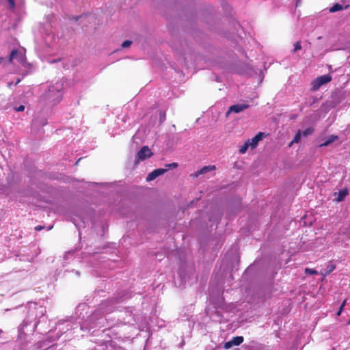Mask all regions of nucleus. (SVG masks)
<instances>
[{
  "label": "nucleus",
  "mask_w": 350,
  "mask_h": 350,
  "mask_svg": "<svg viewBox=\"0 0 350 350\" xmlns=\"http://www.w3.org/2000/svg\"><path fill=\"white\" fill-rule=\"evenodd\" d=\"M199 173V170L196 172L192 176L194 177V178H196L198 177L199 175H201L202 174H198Z\"/></svg>",
  "instance_id": "26"
},
{
  "label": "nucleus",
  "mask_w": 350,
  "mask_h": 350,
  "mask_svg": "<svg viewBox=\"0 0 350 350\" xmlns=\"http://www.w3.org/2000/svg\"><path fill=\"white\" fill-rule=\"evenodd\" d=\"M215 165H207V166H204L203 167L201 170H199V173L198 174H206L208 172H211V171H213V170H215Z\"/></svg>",
  "instance_id": "8"
},
{
  "label": "nucleus",
  "mask_w": 350,
  "mask_h": 350,
  "mask_svg": "<svg viewBox=\"0 0 350 350\" xmlns=\"http://www.w3.org/2000/svg\"><path fill=\"white\" fill-rule=\"evenodd\" d=\"M305 273L310 274V275H317L318 271H316L315 269H312L307 267L305 269Z\"/></svg>",
  "instance_id": "15"
},
{
  "label": "nucleus",
  "mask_w": 350,
  "mask_h": 350,
  "mask_svg": "<svg viewBox=\"0 0 350 350\" xmlns=\"http://www.w3.org/2000/svg\"><path fill=\"white\" fill-rule=\"evenodd\" d=\"M249 147H250L249 142L246 141L243 145L240 146L239 152L241 154H244L247 151V150L248 149Z\"/></svg>",
  "instance_id": "13"
},
{
  "label": "nucleus",
  "mask_w": 350,
  "mask_h": 350,
  "mask_svg": "<svg viewBox=\"0 0 350 350\" xmlns=\"http://www.w3.org/2000/svg\"><path fill=\"white\" fill-rule=\"evenodd\" d=\"M332 76L329 74L318 77L312 81L310 88L311 90H318L323 85H325L330 82L332 81Z\"/></svg>",
  "instance_id": "1"
},
{
  "label": "nucleus",
  "mask_w": 350,
  "mask_h": 350,
  "mask_svg": "<svg viewBox=\"0 0 350 350\" xmlns=\"http://www.w3.org/2000/svg\"><path fill=\"white\" fill-rule=\"evenodd\" d=\"M165 112H163V115H162V117H164V118H165Z\"/></svg>",
  "instance_id": "29"
},
{
  "label": "nucleus",
  "mask_w": 350,
  "mask_h": 350,
  "mask_svg": "<svg viewBox=\"0 0 350 350\" xmlns=\"http://www.w3.org/2000/svg\"><path fill=\"white\" fill-rule=\"evenodd\" d=\"M313 132L314 129L312 127H308L301 133V135L306 137L308 135L312 134Z\"/></svg>",
  "instance_id": "14"
},
{
  "label": "nucleus",
  "mask_w": 350,
  "mask_h": 350,
  "mask_svg": "<svg viewBox=\"0 0 350 350\" xmlns=\"http://www.w3.org/2000/svg\"><path fill=\"white\" fill-rule=\"evenodd\" d=\"M153 154L151 150L147 146H143L135 156V164L137 165L141 161L150 158Z\"/></svg>",
  "instance_id": "2"
},
{
  "label": "nucleus",
  "mask_w": 350,
  "mask_h": 350,
  "mask_svg": "<svg viewBox=\"0 0 350 350\" xmlns=\"http://www.w3.org/2000/svg\"><path fill=\"white\" fill-rule=\"evenodd\" d=\"M343 9V7L342 5L339 3H335L332 8L329 9L330 12H336L338 11H340Z\"/></svg>",
  "instance_id": "12"
},
{
  "label": "nucleus",
  "mask_w": 350,
  "mask_h": 350,
  "mask_svg": "<svg viewBox=\"0 0 350 350\" xmlns=\"http://www.w3.org/2000/svg\"><path fill=\"white\" fill-rule=\"evenodd\" d=\"M335 195H337V196L336 198V200L337 202H341L348 195V191L346 189H342L341 191H339L338 193H336Z\"/></svg>",
  "instance_id": "7"
},
{
  "label": "nucleus",
  "mask_w": 350,
  "mask_h": 350,
  "mask_svg": "<svg viewBox=\"0 0 350 350\" xmlns=\"http://www.w3.org/2000/svg\"><path fill=\"white\" fill-rule=\"evenodd\" d=\"M301 135V131H299L295 135L293 139L289 144L288 146L291 147L293 145V144H294V143H298L300 141Z\"/></svg>",
  "instance_id": "10"
},
{
  "label": "nucleus",
  "mask_w": 350,
  "mask_h": 350,
  "mask_svg": "<svg viewBox=\"0 0 350 350\" xmlns=\"http://www.w3.org/2000/svg\"><path fill=\"white\" fill-rule=\"evenodd\" d=\"M9 3L10 8L13 10L15 8V2L14 0H7Z\"/></svg>",
  "instance_id": "22"
},
{
  "label": "nucleus",
  "mask_w": 350,
  "mask_h": 350,
  "mask_svg": "<svg viewBox=\"0 0 350 350\" xmlns=\"http://www.w3.org/2000/svg\"><path fill=\"white\" fill-rule=\"evenodd\" d=\"M294 46H295V48L293 51V53H295L296 51L301 49V44L300 41L295 42Z\"/></svg>",
  "instance_id": "16"
},
{
  "label": "nucleus",
  "mask_w": 350,
  "mask_h": 350,
  "mask_svg": "<svg viewBox=\"0 0 350 350\" xmlns=\"http://www.w3.org/2000/svg\"><path fill=\"white\" fill-rule=\"evenodd\" d=\"M167 169L158 168L151 172L146 177V181H152L159 176L164 174Z\"/></svg>",
  "instance_id": "4"
},
{
  "label": "nucleus",
  "mask_w": 350,
  "mask_h": 350,
  "mask_svg": "<svg viewBox=\"0 0 350 350\" xmlns=\"http://www.w3.org/2000/svg\"><path fill=\"white\" fill-rule=\"evenodd\" d=\"M166 167H167L166 169H167V170L169 168H176L178 167V163H172L170 164H167Z\"/></svg>",
  "instance_id": "21"
},
{
  "label": "nucleus",
  "mask_w": 350,
  "mask_h": 350,
  "mask_svg": "<svg viewBox=\"0 0 350 350\" xmlns=\"http://www.w3.org/2000/svg\"><path fill=\"white\" fill-rule=\"evenodd\" d=\"M12 85V82L8 83V87H10Z\"/></svg>",
  "instance_id": "28"
},
{
  "label": "nucleus",
  "mask_w": 350,
  "mask_h": 350,
  "mask_svg": "<svg viewBox=\"0 0 350 350\" xmlns=\"http://www.w3.org/2000/svg\"><path fill=\"white\" fill-rule=\"evenodd\" d=\"M334 269H335V266L334 265H330V267H329V270L327 271H326V273H325V275H326L327 274L331 273Z\"/></svg>",
  "instance_id": "23"
},
{
  "label": "nucleus",
  "mask_w": 350,
  "mask_h": 350,
  "mask_svg": "<svg viewBox=\"0 0 350 350\" xmlns=\"http://www.w3.org/2000/svg\"><path fill=\"white\" fill-rule=\"evenodd\" d=\"M21 82V79H18V80L16 81L15 85H18L19 83Z\"/></svg>",
  "instance_id": "27"
},
{
  "label": "nucleus",
  "mask_w": 350,
  "mask_h": 350,
  "mask_svg": "<svg viewBox=\"0 0 350 350\" xmlns=\"http://www.w3.org/2000/svg\"><path fill=\"white\" fill-rule=\"evenodd\" d=\"M338 139V136L336 135H331L324 143H323L321 146H327L331 143L334 142Z\"/></svg>",
  "instance_id": "9"
},
{
  "label": "nucleus",
  "mask_w": 350,
  "mask_h": 350,
  "mask_svg": "<svg viewBox=\"0 0 350 350\" xmlns=\"http://www.w3.org/2000/svg\"><path fill=\"white\" fill-rule=\"evenodd\" d=\"M263 135H264V133L259 132L253 138L248 139L247 140V142H249L250 146L251 147V148H255L258 146V142L260 140H262Z\"/></svg>",
  "instance_id": "6"
},
{
  "label": "nucleus",
  "mask_w": 350,
  "mask_h": 350,
  "mask_svg": "<svg viewBox=\"0 0 350 350\" xmlns=\"http://www.w3.org/2000/svg\"><path fill=\"white\" fill-rule=\"evenodd\" d=\"M346 302H347V300L345 299V300H344V301H343V302L342 303L341 306H340V308H339L338 311V312H337V313H336V315H337V316H340V315L341 312H342V310H343L344 307H345V305H346Z\"/></svg>",
  "instance_id": "17"
},
{
  "label": "nucleus",
  "mask_w": 350,
  "mask_h": 350,
  "mask_svg": "<svg viewBox=\"0 0 350 350\" xmlns=\"http://www.w3.org/2000/svg\"><path fill=\"white\" fill-rule=\"evenodd\" d=\"M18 55V51L17 49H14L12 51V52L10 53V55L9 56V63L11 64L12 63V61L14 58H16Z\"/></svg>",
  "instance_id": "11"
},
{
  "label": "nucleus",
  "mask_w": 350,
  "mask_h": 350,
  "mask_svg": "<svg viewBox=\"0 0 350 350\" xmlns=\"http://www.w3.org/2000/svg\"><path fill=\"white\" fill-rule=\"evenodd\" d=\"M18 60L20 63L23 64L25 62V56L18 52V55L17 57Z\"/></svg>",
  "instance_id": "20"
},
{
  "label": "nucleus",
  "mask_w": 350,
  "mask_h": 350,
  "mask_svg": "<svg viewBox=\"0 0 350 350\" xmlns=\"http://www.w3.org/2000/svg\"><path fill=\"white\" fill-rule=\"evenodd\" d=\"M249 107V105L246 103H242V104H237L234 105H231L228 111H227V115H228L231 112H234L236 113H240L245 109H247Z\"/></svg>",
  "instance_id": "3"
},
{
  "label": "nucleus",
  "mask_w": 350,
  "mask_h": 350,
  "mask_svg": "<svg viewBox=\"0 0 350 350\" xmlns=\"http://www.w3.org/2000/svg\"><path fill=\"white\" fill-rule=\"evenodd\" d=\"M18 60L20 63L23 64L25 62V56L18 52V55L17 57Z\"/></svg>",
  "instance_id": "19"
},
{
  "label": "nucleus",
  "mask_w": 350,
  "mask_h": 350,
  "mask_svg": "<svg viewBox=\"0 0 350 350\" xmlns=\"http://www.w3.org/2000/svg\"><path fill=\"white\" fill-rule=\"evenodd\" d=\"M43 228H44V227L42 226H38L35 227V230H37V231H40V230H41Z\"/></svg>",
  "instance_id": "25"
},
{
  "label": "nucleus",
  "mask_w": 350,
  "mask_h": 350,
  "mask_svg": "<svg viewBox=\"0 0 350 350\" xmlns=\"http://www.w3.org/2000/svg\"><path fill=\"white\" fill-rule=\"evenodd\" d=\"M2 60H3V57H0V63L1 62Z\"/></svg>",
  "instance_id": "30"
},
{
  "label": "nucleus",
  "mask_w": 350,
  "mask_h": 350,
  "mask_svg": "<svg viewBox=\"0 0 350 350\" xmlns=\"http://www.w3.org/2000/svg\"><path fill=\"white\" fill-rule=\"evenodd\" d=\"M17 111H23L25 110V106L24 105H20L18 107L15 109Z\"/></svg>",
  "instance_id": "24"
},
{
  "label": "nucleus",
  "mask_w": 350,
  "mask_h": 350,
  "mask_svg": "<svg viewBox=\"0 0 350 350\" xmlns=\"http://www.w3.org/2000/svg\"><path fill=\"white\" fill-rule=\"evenodd\" d=\"M244 340L243 336L233 337L230 341H228L224 345L225 349H229L233 346L240 345Z\"/></svg>",
  "instance_id": "5"
},
{
  "label": "nucleus",
  "mask_w": 350,
  "mask_h": 350,
  "mask_svg": "<svg viewBox=\"0 0 350 350\" xmlns=\"http://www.w3.org/2000/svg\"><path fill=\"white\" fill-rule=\"evenodd\" d=\"M131 44L132 42L131 40H126L122 43L121 46L122 48H127L129 47Z\"/></svg>",
  "instance_id": "18"
}]
</instances>
